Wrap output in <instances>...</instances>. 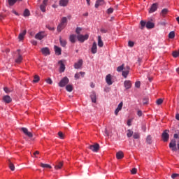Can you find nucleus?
Returning a JSON list of instances; mask_svg holds the SVG:
<instances>
[{
	"label": "nucleus",
	"instance_id": "nucleus-1",
	"mask_svg": "<svg viewBox=\"0 0 179 179\" xmlns=\"http://www.w3.org/2000/svg\"><path fill=\"white\" fill-rule=\"evenodd\" d=\"M69 83V78L68 77L63 78L59 83V87H65Z\"/></svg>",
	"mask_w": 179,
	"mask_h": 179
},
{
	"label": "nucleus",
	"instance_id": "nucleus-2",
	"mask_svg": "<svg viewBox=\"0 0 179 179\" xmlns=\"http://www.w3.org/2000/svg\"><path fill=\"white\" fill-rule=\"evenodd\" d=\"M117 72H122V76H124L125 79H127L128 75H129V70H126L124 68H117Z\"/></svg>",
	"mask_w": 179,
	"mask_h": 179
},
{
	"label": "nucleus",
	"instance_id": "nucleus-3",
	"mask_svg": "<svg viewBox=\"0 0 179 179\" xmlns=\"http://www.w3.org/2000/svg\"><path fill=\"white\" fill-rule=\"evenodd\" d=\"M17 57L15 59V64H20L22 61H23V57L20 55V50H17Z\"/></svg>",
	"mask_w": 179,
	"mask_h": 179
},
{
	"label": "nucleus",
	"instance_id": "nucleus-4",
	"mask_svg": "<svg viewBox=\"0 0 179 179\" xmlns=\"http://www.w3.org/2000/svg\"><path fill=\"white\" fill-rule=\"evenodd\" d=\"M77 38L78 41L80 43H83L85 40H87L89 38V34L82 35L79 34L77 36Z\"/></svg>",
	"mask_w": 179,
	"mask_h": 179
},
{
	"label": "nucleus",
	"instance_id": "nucleus-5",
	"mask_svg": "<svg viewBox=\"0 0 179 179\" xmlns=\"http://www.w3.org/2000/svg\"><path fill=\"white\" fill-rule=\"evenodd\" d=\"M47 5H48V0H43V3L40 6V9L41 12H46L47 10L45 8H47Z\"/></svg>",
	"mask_w": 179,
	"mask_h": 179
},
{
	"label": "nucleus",
	"instance_id": "nucleus-6",
	"mask_svg": "<svg viewBox=\"0 0 179 179\" xmlns=\"http://www.w3.org/2000/svg\"><path fill=\"white\" fill-rule=\"evenodd\" d=\"M169 130H165L162 135V140L164 142H167L170 138V135L169 134Z\"/></svg>",
	"mask_w": 179,
	"mask_h": 179
},
{
	"label": "nucleus",
	"instance_id": "nucleus-7",
	"mask_svg": "<svg viewBox=\"0 0 179 179\" xmlns=\"http://www.w3.org/2000/svg\"><path fill=\"white\" fill-rule=\"evenodd\" d=\"M89 149L92 150V152H99V150L100 149V145H99V143L91 145H90Z\"/></svg>",
	"mask_w": 179,
	"mask_h": 179
},
{
	"label": "nucleus",
	"instance_id": "nucleus-8",
	"mask_svg": "<svg viewBox=\"0 0 179 179\" xmlns=\"http://www.w3.org/2000/svg\"><path fill=\"white\" fill-rule=\"evenodd\" d=\"M21 131H22V132L24 134V135H26L29 138H33V134H31V132L29 131V129H27V128L22 127Z\"/></svg>",
	"mask_w": 179,
	"mask_h": 179
},
{
	"label": "nucleus",
	"instance_id": "nucleus-9",
	"mask_svg": "<svg viewBox=\"0 0 179 179\" xmlns=\"http://www.w3.org/2000/svg\"><path fill=\"white\" fill-rule=\"evenodd\" d=\"M177 144L176 143V140H172L169 143V148L173 150V152H176L177 150Z\"/></svg>",
	"mask_w": 179,
	"mask_h": 179
},
{
	"label": "nucleus",
	"instance_id": "nucleus-10",
	"mask_svg": "<svg viewBox=\"0 0 179 179\" xmlns=\"http://www.w3.org/2000/svg\"><path fill=\"white\" fill-rule=\"evenodd\" d=\"M113 77L111 76V74H108L106 76V82L107 83V85H108L109 86H111V85H113Z\"/></svg>",
	"mask_w": 179,
	"mask_h": 179
},
{
	"label": "nucleus",
	"instance_id": "nucleus-11",
	"mask_svg": "<svg viewBox=\"0 0 179 179\" xmlns=\"http://www.w3.org/2000/svg\"><path fill=\"white\" fill-rule=\"evenodd\" d=\"M157 8H158L157 3H153L149 10V13H153L154 12H156L157 10Z\"/></svg>",
	"mask_w": 179,
	"mask_h": 179
},
{
	"label": "nucleus",
	"instance_id": "nucleus-12",
	"mask_svg": "<svg viewBox=\"0 0 179 179\" xmlns=\"http://www.w3.org/2000/svg\"><path fill=\"white\" fill-rule=\"evenodd\" d=\"M3 101L7 104H9V103H12V98H10V96L8 95H6L3 96Z\"/></svg>",
	"mask_w": 179,
	"mask_h": 179
},
{
	"label": "nucleus",
	"instance_id": "nucleus-13",
	"mask_svg": "<svg viewBox=\"0 0 179 179\" xmlns=\"http://www.w3.org/2000/svg\"><path fill=\"white\" fill-rule=\"evenodd\" d=\"M62 166H64V162H57L55 165V170H60V169H62Z\"/></svg>",
	"mask_w": 179,
	"mask_h": 179
},
{
	"label": "nucleus",
	"instance_id": "nucleus-14",
	"mask_svg": "<svg viewBox=\"0 0 179 179\" xmlns=\"http://www.w3.org/2000/svg\"><path fill=\"white\" fill-rule=\"evenodd\" d=\"M123 103L120 102L117 108L115 109V115H118V113H120V111H121V110H122V106H123Z\"/></svg>",
	"mask_w": 179,
	"mask_h": 179
},
{
	"label": "nucleus",
	"instance_id": "nucleus-15",
	"mask_svg": "<svg viewBox=\"0 0 179 179\" xmlns=\"http://www.w3.org/2000/svg\"><path fill=\"white\" fill-rule=\"evenodd\" d=\"M68 3H69V0H59V6H68Z\"/></svg>",
	"mask_w": 179,
	"mask_h": 179
},
{
	"label": "nucleus",
	"instance_id": "nucleus-16",
	"mask_svg": "<svg viewBox=\"0 0 179 179\" xmlns=\"http://www.w3.org/2000/svg\"><path fill=\"white\" fill-rule=\"evenodd\" d=\"M54 49H55V52L56 55H61L62 50L61 49V48L55 45L54 46Z\"/></svg>",
	"mask_w": 179,
	"mask_h": 179
},
{
	"label": "nucleus",
	"instance_id": "nucleus-17",
	"mask_svg": "<svg viewBox=\"0 0 179 179\" xmlns=\"http://www.w3.org/2000/svg\"><path fill=\"white\" fill-rule=\"evenodd\" d=\"M91 52L92 54H96V52H97V43L96 42H94L92 44V47L91 48Z\"/></svg>",
	"mask_w": 179,
	"mask_h": 179
},
{
	"label": "nucleus",
	"instance_id": "nucleus-18",
	"mask_svg": "<svg viewBox=\"0 0 179 179\" xmlns=\"http://www.w3.org/2000/svg\"><path fill=\"white\" fill-rule=\"evenodd\" d=\"M124 87L127 90H128V89H131L132 84L131 83L130 80H125L124 83Z\"/></svg>",
	"mask_w": 179,
	"mask_h": 179
},
{
	"label": "nucleus",
	"instance_id": "nucleus-19",
	"mask_svg": "<svg viewBox=\"0 0 179 179\" xmlns=\"http://www.w3.org/2000/svg\"><path fill=\"white\" fill-rule=\"evenodd\" d=\"M35 38H36V40H43L44 38V34L43 32H38L36 34Z\"/></svg>",
	"mask_w": 179,
	"mask_h": 179
},
{
	"label": "nucleus",
	"instance_id": "nucleus-20",
	"mask_svg": "<svg viewBox=\"0 0 179 179\" xmlns=\"http://www.w3.org/2000/svg\"><path fill=\"white\" fill-rule=\"evenodd\" d=\"M104 5V0H97L95 3V8H99V6H103Z\"/></svg>",
	"mask_w": 179,
	"mask_h": 179
},
{
	"label": "nucleus",
	"instance_id": "nucleus-21",
	"mask_svg": "<svg viewBox=\"0 0 179 179\" xmlns=\"http://www.w3.org/2000/svg\"><path fill=\"white\" fill-rule=\"evenodd\" d=\"M41 52L43 55H50V49L48 48H43L41 49Z\"/></svg>",
	"mask_w": 179,
	"mask_h": 179
},
{
	"label": "nucleus",
	"instance_id": "nucleus-22",
	"mask_svg": "<svg viewBox=\"0 0 179 179\" xmlns=\"http://www.w3.org/2000/svg\"><path fill=\"white\" fill-rule=\"evenodd\" d=\"M16 2H22V0H8L9 6H13Z\"/></svg>",
	"mask_w": 179,
	"mask_h": 179
},
{
	"label": "nucleus",
	"instance_id": "nucleus-23",
	"mask_svg": "<svg viewBox=\"0 0 179 179\" xmlns=\"http://www.w3.org/2000/svg\"><path fill=\"white\" fill-rule=\"evenodd\" d=\"M116 157L117 159H121L124 158V152L122 151H119L118 152L116 153Z\"/></svg>",
	"mask_w": 179,
	"mask_h": 179
},
{
	"label": "nucleus",
	"instance_id": "nucleus-24",
	"mask_svg": "<svg viewBox=\"0 0 179 179\" xmlns=\"http://www.w3.org/2000/svg\"><path fill=\"white\" fill-rule=\"evenodd\" d=\"M90 97L92 103H96V101H97V96H96V92H92Z\"/></svg>",
	"mask_w": 179,
	"mask_h": 179
},
{
	"label": "nucleus",
	"instance_id": "nucleus-25",
	"mask_svg": "<svg viewBox=\"0 0 179 179\" xmlns=\"http://www.w3.org/2000/svg\"><path fill=\"white\" fill-rule=\"evenodd\" d=\"M145 27H147V29H153L155 27V23L152 22H148L145 24Z\"/></svg>",
	"mask_w": 179,
	"mask_h": 179
},
{
	"label": "nucleus",
	"instance_id": "nucleus-26",
	"mask_svg": "<svg viewBox=\"0 0 179 179\" xmlns=\"http://www.w3.org/2000/svg\"><path fill=\"white\" fill-rule=\"evenodd\" d=\"M104 45L103 40H101V36H98V47L102 48Z\"/></svg>",
	"mask_w": 179,
	"mask_h": 179
},
{
	"label": "nucleus",
	"instance_id": "nucleus-27",
	"mask_svg": "<svg viewBox=\"0 0 179 179\" xmlns=\"http://www.w3.org/2000/svg\"><path fill=\"white\" fill-rule=\"evenodd\" d=\"M67 23H68V18H66V17H63L61 19L60 24H63V26L66 27Z\"/></svg>",
	"mask_w": 179,
	"mask_h": 179
},
{
	"label": "nucleus",
	"instance_id": "nucleus-28",
	"mask_svg": "<svg viewBox=\"0 0 179 179\" xmlns=\"http://www.w3.org/2000/svg\"><path fill=\"white\" fill-rule=\"evenodd\" d=\"M85 72H82L80 71V73H77L75 74V78L76 79H79V78H80V76L82 78H83V76H85Z\"/></svg>",
	"mask_w": 179,
	"mask_h": 179
},
{
	"label": "nucleus",
	"instance_id": "nucleus-29",
	"mask_svg": "<svg viewBox=\"0 0 179 179\" xmlns=\"http://www.w3.org/2000/svg\"><path fill=\"white\" fill-rule=\"evenodd\" d=\"M69 40L71 43H76V35L75 34L70 35Z\"/></svg>",
	"mask_w": 179,
	"mask_h": 179
},
{
	"label": "nucleus",
	"instance_id": "nucleus-30",
	"mask_svg": "<svg viewBox=\"0 0 179 179\" xmlns=\"http://www.w3.org/2000/svg\"><path fill=\"white\" fill-rule=\"evenodd\" d=\"M83 64V61L80 59L77 63L75 64V68H81Z\"/></svg>",
	"mask_w": 179,
	"mask_h": 179
},
{
	"label": "nucleus",
	"instance_id": "nucleus-31",
	"mask_svg": "<svg viewBox=\"0 0 179 179\" xmlns=\"http://www.w3.org/2000/svg\"><path fill=\"white\" fill-rule=\"evenodd\" d=\"M64 29H65L64 25H63L62 24L60 23V24H59L57 26V30L59 33H61V31H62V30H64Z\"/></svg>",
	"mask_w": 179,
	"mask_h": 179
},
{
	"label": "nucleus",
	"instance_id": "nucleus-32",
	"mask_svg": "<svg viewBox=\"0 0 179 179\" xmlns=\"http://www.w3.org/2000/svg\"><path fill=\"white\" fill-rule=\"evenodd\" d=\"M8 167L11 170V171H15V165L10 160H8Z\"/></svg>",
	"mask_w": 179,
	"mask_h": 179
},
{
	"label": "nucleus",
	"instance_id": "nucleus-33",
	"mask_svg": "<svg viewBox=\"0 0 179 179\" xmlns=\"http://www.w3.org/2000/svg\"><path fill=\"white\" fill-rule=\"evenodd\" d=\"M26 30H24L22 33H20L18 36L19 40H23V38H24V36H26Z\"/></svg>",
	"mask_w": 179,
	"mask_h": 179
},
{
	"label": "nucleus",
	"instance_id": "nucleus-34",
	"mask_svg": "<svg viewBox=\"0 0 179 179\" xmlns=\"http://www.w3.org/2000/svg\"><path fill=\"white\" fill-rule=\"evenodd\" d=\"M41 167H43V169H52L51 165L48 164H43V163L41 164Z\"/></svg>",
	"mask_w": 179,
	"mask_h": 179
},
{
	"label": "nucleus",
	"instance_id": "nucleus-35",
	"mask_svg": "<svg viewBox=\"0 0 179 179\" xmlns=\"http://www.w3.org/2000/svg\"><path fill=\"white\" fill-rule=\"evenodd\" d=\"M38 82H40V76H38V75H35L34 76L33 83H38Z\"/></svg>",
	"mask_w": 179,
	"mask_h": 179
},
{
	"label": "nucleus",
	"instance_id": "nucleus-36",
	"mask_svg": "<svg viewBox=\"0 0 179 179\" xmlns=\"http://www.w3.org/2000/svg\"><path fill=\"white\" fill-rule=\"evenodd\" d=\"M66 90H67V92H72V90H73V87L72 86V85H67L66 86Z\"/></svg>",
	"mask_w": 179,
	"mask_h": 179
},
{
	"label": "nucleus",
	"instance_id": "nucleus-37",
	"mask_svg": "<svg viewBox=\"0 0 179 179\" xmlns=\"http://www.w3.org/2000/svg\"><path fill=\"white\" fill-rule=\"evenodd\" d=\"M134 135V131L131 129H128L127 131V138H131Z\"/></svg>",
	"mask_w": 179,
	"mask_h": 179
},
{
	"label": "nucleus",
	"instance_id": "nucleus-38",
	"mask_svg": "<svg viewBox=\"0 0 179 179\" xmlns=\"http://www.w3.org/2000/svg\"><path fill=\"white\" fill-rule=\"evenodd\" d=\"M59 43L62 45V47H65L66 45V41L62 40V38H59Z\"/></svg>",
	"mask_w": 179,
	"mask_h": 179
},
{
	"label": "nucleus",
	"instance_id": "nucleus-39",
	"mask_svg": "<svg viewBox=\"0 0 179 179\" xmlns=\"http://www.w3.org/2000/svg\"><path fill=\"white\" fill-rule=\"evenodd\" d=\"M174 37H176V33L172 31L169 34V38H174Z\"/></svg>",
	"mask_w": 179,
	"mask_h": 179
},
{
	"label": "nucleus",
	"instance_id": "nucleus-40",
	"mask_svg": "<svg viewBox=\"0 0 179 179\" xmlns=\"http://www.w3.org/2000/svg\"><path fill=\"white\" fill-rule=\"evenodd\" d=\"M146 143H148V145H150L152 143V136H147Z\"/></svg>",
	"mask_w": 179,
	"mask_h": 179
},
{
	"label": "nucleus",
	"instance_id": "nucleus-41",
	"mask_svg": "<svg viewBox=\"0 0 179 179\" xmlns=\"http://www.w3.org/2000/svg\"><path fill=\"white\" fill-rule=\"evenodd\" d=\"M24 16L26 17L27 16H30V10L29 9H25L24 11Z\"/></svg>",
	"mask_w": 179,
	"mask_h": 179
},
{
	"label": "nucleus",
	"instance_id": "nucleus-42",
	"mask_svg": "<svg viewBox=\"0 0 179 179\" xmlns=\"http://www.w3.org/2000/svg\"><path fill=\"white\" fill-rule=\"evenodd\" d=\"M172 55L173 58H177L179 56V52L177 50H175L173 52Z\"/></svg>",
	"mask_w": 179,
	"mask_h": 179
},
{
	"label": "nucleus",
	"instance_id": "nucleus-43",
	"mask_svg": "<svg viewBox=\"0 0 179 179\" xmlns=\"http://www.w3.org/2000/svg\"><path fill=\"white\" fill-rule=\"evenodd\" d=\"M167 13H169V9H167V8H164V9L162 10V16H164V15H167Z\"/></svg>",
	"mask_w": 179,
	"mask_h": 179
},
{
	"label": "nucleus",
	"instance_id": "nucleus-44",
	"mask_svg": "<svg viewBox=\"0 0 179 179\" xmlns=\"http://www.w3.org/2000/svg\"><path fill=\"white\" fill-rule=\"evenodd\" d=\"M141 24V30H143V29L145 28V26H146V22H145L144 21H141L140 22Z\"/></svg>",
	"mask_w": 179,
	"mask_h": 179
},
{
	"label": "nucleus",
	"instance_id": "nucleus-45",
	"mask_svg": "<svg viewBox=\"0 0 179 179\" xmlns=\"http://www.w3.org/2000/svg\"><path fill=\"white\" fill-rule=\"evenodd\" d=\"M149 103V99L148 98H143V104L145 106L146 104H148Z\"/></svg>",
	"mask_w": 179,
	"mask_h": 179
},
{
	"label": "nucleus",
	"instance_id": "nucleus-46",
	"mask_svg": "<svg viewBox=\"0 0 179 179\" xmlns=\"http://www.w3.org/2000/svg\"><path fill=\"white\" fill-rule=\"evenodd\" d=\"M58 64L59 65L60 68H65V64H64V62L62 60H60L58 62Z\"/></svg>",
	"mask_w": 179,
	"mask_h": 179
},
{
	"label": "nucleus",
	"instance_id": "nucleus-47",
	"mask_svg": "<svg viewBox=\"0 0 179 179\" xmlns=\"http://www.w3.org/2000/svg\"><path fill=\"white\" fill-rule=\"evenodd\" d=\"M58 136L60 138V139H64V138L65 137V136L64 135V133H62V131H59Z\"/></svg>",
	"mask_w": 179,
	"mask_h": 179
},
{
	"label": "nucleus",
	"instance_id": "nucleus-48",
	"mask_svg": "<svg viewBox=\"0 0 179 179\" xmlns=\"http://www.w3.org/2000/svg\"><path fill=\"white\" fill-rule=\"evenodd\" d=\"M82 31V28H80V27H77L76 28V33L77 34H78V36H79V34H80V32Z\"/></svg>",
	"mask_w": 179,
	"mask_h": 179
},
{
	"label": "nucleus",
	"instance_id": "nucleus-49",
	"mask_svg": "<svg viewBox=\"0 0 179 179\" xmlns=\"http://www.w3.org/2000/svg\"><path fill=\"white\" fill-rule=\"evenodd\" d=\"M113 12H114V8H109L107 10V13H108V15H110V14L113 13Z\"/></svg>",
	"mask_w": 179,
	"mask_h": 179
},
{
	"label": "nucleus",
	"instance_id": "nucleus-50",
	"mask_svg": "<svg viewBox=\"0 0 179 179\" xmlns=\"http://www.w3.org/2000/svg\"><path fill=\"white\" fill-rule=\"evenodd\" d=\"M133 137H134V139H139L140 135L138 133H134L133 134Z\"/></svg>",
	"mask_w": 179,
	"mask_h": 179
},
{
	"label": "nucleus",
	"instance_id": "nucleus-51",
	"mask_svg": "<svg viewBox=\"0 0 179 179\" xmlns=\"http://www.w3.org/2000/svg\"><path fill=\"white\" fill-rule=\"evenodd\" d=\"M46 27L47 29H48V30H50L51 31H54V30H55V28L54 27H50V25H47Z\"/></svg>",
	"mask_w": 179,
	"mask_h": 179
},
{
	"label": "nucleus",
	"instance_id": "nucleus-52",
	"mask_svg": "<svg viewBox=\"0 0 179 179\" xmlns=\"http://www.w3.org/2000/svg\"><path fill=\"white\" fill-rule=\"evenodd\" d=\"M163 103V100L162 99H159L157 100V104L158 106H160V104H162Z\"/></svg>",
	"mask_w": 179,
	"mask_h": 179
},
{
	"label": "nucleus",
	"instance_id": "nucleus-53",
	"mask_svg": "<svg viewBox=\"0 0 179 179\" xmlns=\"http://www.w3.org/2000/svg\"><path fill=\"white\" fill-rule=\"evenodd\" d=\"M177 177H179L178 173H173L171 175V178H173V179L177 178Z\"/></svg>",
	"mask_w": 179,
	"mask_h": 179
},
{
	"label": "nucleus",
	"instance_id": "nucleus-54",
	"mask_svg": "<svg viewBox=\"0 0 179 179\" xmlns=\"http://www.w3.org/2000/svg\"><path fill=\"white\" fill-rule=\"evenodd\" d=\"M128 45L129 47H134V45H135V43H134L133 41H129L128 43Z\"/></svg>",
	"mask_w": 179,
	"mask_h": 179
},
{
	"label": "nucleus",
	"instance_id": "nucleus-55",
	"mask_svg": "<svg viewBox=\"0 0 179 179\" xmlns=\"http://www.w3.org/2000/svg\"><path fill=\"white\" fill-rule=\"evenodd\" d=\"M138 170L136 169V168H133L132 169H131V174H136V171H137Z\"/></svg>",
	"mask_w": 179,
	"mask_h": 179
},
{
	"label": "nucleus",
	"instance_id": "nucleus-56",
	"mask_svg": "<svg viewBox=\"0 0 179 179\" xmlns=\"http://www.w3.org/2000/svg\"><path fill=\"white\" fill-rule=\"evenodd\" d=\"M46 83H48L49 85H52V80H51V78H48L46 80Z\"/></svg>",
	"mask_w": 179,
	"mask_h": 179
},
{
	"label": "nucleus",
	"instance_id": "nucleus-57",
	"mask_svg": "<svg viewBox=\"0 0 179 179\" xmlns=\"http://www.w3.org/2000/svg\"><path fill=\"white\" fill-rule=\"evenodd\" d=\"M135 86L138 88L141 87V82L139 81L136 82Z\"/></svg>",
	"mask_w": 179,
	"mask_h": 179
},
{
	"label": "nucleus",
	"instance_id": "nucleus-58",
	"mask_svg": "<svg viewBox=\"0 0 179 179\" xmlns=\"http://www.w3.org/2000/svg\"><path fill=\"white\" fill-rule=\"evenodd\" d=\"M160 26H165L166 24V21H162L159 23Z\"/></svg>",
	"mask_w": 179,
	"mask_h": 179
},
{
	"label": "nucleus",
	"instance_id": "nucleus-59",
	"mask_svg": "<svg viewBox=\"0 0 179 179\" xmlns=\"http://www.w3.org/2000/svg\"><path fill=\"white\" fill-rule=\"evenodd\" d=\"M31 43L33 44V45H37V41L32 40L31 41Z\"/></svg>",
	"mask_w": 179,
	"mask_h": 179
},
{
	"label": "nucleus",
	"instance_id": "nucleus-60",
	"mask_svg": "<svg viewBox=\"0 0 179 179\" xmlns=\"http://www.w3.org/2000/svg\"><path fill=\"white\" fill-rule=\"evenodd\" d=\"M101 33H107V29H104V28H101Z\"/></svg>",
	"mask_w": 179,
	"mask_h": 179
},
{
	"label": "nucleus",
	"instance_id": "nucleus-61",
	"mask_svg": "<svg viewBox=\"0 0 179 179\" xmlns=\"http://www.w3.org/2000/svg\"><path fill=\"white\" fill-rule=\"evenodd\" d=\"M3 90H4V92H5L6 93H9V92H10V91H9V89H8V87H6L3 88Z\"/></svg>",
	"mask_w": 179,
	"mask_h": 179
},
{
	"label": "nucleus",
	"instance_id": "nucleus-62",
	"mask_svg": "<svg viewBox=\"0 0 179 179\" xmlns=\"http://www.w3.org/2000/svg\"><path fill=\"white\" fill-rule=\"evenodd\" d=\"M137 115H138V117H142V110H138L137 112Z\"/></svg>",
	"mask_w": 179,
	"mask_h": 179
},
{
	"label": "nucleus",
	"instance_id": "nucleus-63",
	"mask_svg": "<svg viewBox=\"0 0 179 179\" xmlns=\"http://www.w3.org/2000/svg\"><path fill=\"white\" fill-rule=\"evenodd\" d=\"M59 72L60 73L65 72V68H60L59 69Z\"/></svg>",
	"mask_w": 179,
	"mask_h": 179
},
{
	"label": "nucleus",
	"instance_id": "nucleus-64",
	"mask_svg": "<svg viewBox=\"0 0 179 179\" xmlns=\"http://www.w3.org/2000/svg\"><path fill=\"white\" fill-rule=\"evenodd\" d=\"M131 122H132V121H131V120H129L127 121V125H128L129 127H131Z\"/></svg>",
	"mask_w": 179,
	"mask_h": 179
}]
</instances>
